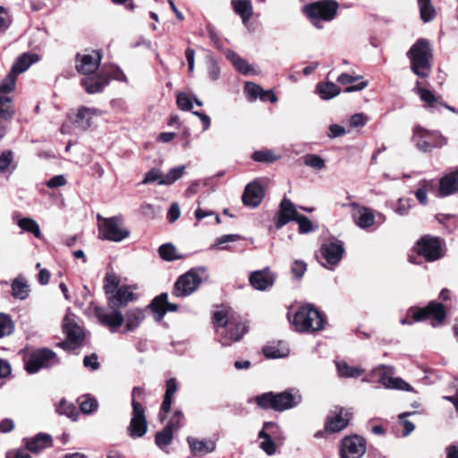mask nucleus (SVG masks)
I'll return each mask as SVG.
<instances>
[{"label":"nucleus","mask_w":458,"mask_h":458,"mask_svg":"<svg viewBox=\"0 0 458 458\" xmlns=\"http://www.w3.org/2000/svg\"><path fill=\"white\" fill-rule=\"evenodd\" d=\"M131 419L127 428L128 434L132 438L142 437L148 430L145 409L140 402L134 400L131 402Z\"/></svg>","instance_id":"nucleus-14"},{"label":"nucleus","mask_w":458,"mask_h":458,"mask_svg":"<svg viewBox=\"0 0 458 458\" xmlns=\"http://www.w3.org/2000/svg\"><path fill=\"white\" fill-rule=\"evenodd\" d=\"M95 315L99 323L109 327L112 333L116 332L117 328L124 322V316L118 310H108L103 307H97Z\"/></svg>","instance_id":"nucleus-17"},{"label":"nucleus","mask_w":458,"mask_h":458,"mask_svg":"<svg viewBox=\"0 0 458 458\" xmlns=\"http://www.w3.org/2000/svg\"><path fill=\"white\" fill-rule=\"evenodd\" d=\"M335 366L340 377L355 378L359 377L363 370L358 367L349 366L345 361H336Z\"/></svg>","instance_id":"nucleus-40"},{"label":"nucleus","mask_w":458,"mask_h":458,"mask_svg":"<svg viewBox=\"0 0 458 458\" xmlns=\"http://www.w3.org/2000/svg\"><path fill=\"white\" fill-rule=\"evenodd\" d=\"M108 83L109 78L103 72H94L81 80V85L89 94L101 92Z\"/></svg>","instance_id":"nucleus-25"},{"label":"nucleus","mask_w":458,"mask_h":458,"mask_svg":"<svg viewBox=\"0 0 458 458\" xmlns=\"http://www.w3.org/2000/svg\"><path fill=\"white\" fill-rule=\"evenodd\" d=\"M411 199L408 198H400L397 201L396 208H394V212L399 216H406L408 215L411 208Z\"/></svg>","instance_id":"nucleus-57"},{"label":"nucleus","mask_w":458,"mask_h":458,"mask_svg":"<svg viewBox=\"0 0 458 458\" xmlns=\"http://www.w3.org/2000/svg\"><path fill=\"white\" fill-rule=\"evenodd\" d=\"M16 75L10 73L0 83V93H10L15 88Z\"/></svg>","instance_id":"nucleus-55"},{"label":"nucleus","mask_w":458,"mask_h":458,"mask_svg":"<svg viewBox=\"0 0 458 458\" xmlns=\"http://www.w3.org/2000/svg\"><path fill=\"white\" fill-rule=\"evenodd\" d=\"M316 92L323 100H329L340 94V88L334 82H319L316 86Z\"/></svg>","instance_id":"nucleus-37"},{"label":"nucleus","mask_w":458,"mask_h":458,"mask_svg":"<svg viewBox=\"0 0 458 458\" xmlns=\"http://www.w3.org/2000/svg\"><path fill=\"white\" fill-rule=\"evenodd\" d=\"M293 324L298 332L314 333L325 327V316L312 304L301 306L295 312Z\"/></svg>","instance_id":"nucleus-4"},{"label":"nucleus","mask_w":458,"mask_h":458,"mask_svg":"<svg viewBox=\"0 0 458 458\" xmlns=\"http://www.w3.org/2000/svg\"><path fill=\"white\" fill-rule=\"evenodd\" d=\"M80 406L83 413L89 414L98 408V402L94 398H87L81 403Z\"/></svg>","instance_id":"nucleus-61"},{"label":"nucleus","mask_w":458,"mask_h":458,"mask_svg":"<svg viewBox=\"0 0 458 458\" xmlns=\"http://www.w3.org/2000/svg\"><path fill=\"white\" fill-rule=\"evenodd\" d=\"M201 282L199 272L197 269H191L177 279L173 293L176 297L189 296L199 288Z\"/></svg>","instance_id":"nucleus-13"},{"label":"nucleus","mask_w":458,"mask_h":458,"mask_svg":"<svg viewBox=\"0 0 458 458\" xmlns=\"http://www.w3.org/2000/svg\"><path fill=\"white\" fill-rule=\"evenodd\" d=\"M303 164L315 170H321L325 167V160L318 155L307 154L303 157Z\"/></svg>","instance_id":"nucleus-51"},{"label":"nucleus","mask_w":458,"mask_h":458,"mask_svg":"<svg viewBox=\"0 0 458 458\" xmlns=\"http://www.w3.org/2000/svg\"><path fill=\"white\" fill-rule=\"evenodd\" d=\"M60 362V359L54 351L40 348L30 354L25 361V369L29 374H35L42 369H50Z\"/></svg>","instance_id":"nucleus-7"},{"label":"nucleus","mask_w":458,"mask_h":458,"mask_svg":"<svg viewBox=\"0 0 458 458\" xmlns=\"http://www.w3.org/2000/svg\"><path fill=\"white\" fill-rule=\"evenodd\" d=\"M352 412L349 410L336 407L332 415L327 418L325 429L331 433L344 429L351 420Z\"/></svg>","instance_id":"nucleus-19"},{"label":"nucleus","mask_w":458,"mask_h":458,"mask_svg":"<svg viewBox=\"0 0 458 458\" xmlns=\"http://www.w3.org/2000/svg\"><path fill=\"white\" fill-rule=\"evenodd\" d=\"M63 330L66 335V340L57 344V346L65 351H74L81 346L84 332L83 329L70 316H65L63 322Z\"/></svg>","instance_id":"nucleus-9"},{"label":"nucleus","mask_w":458,"mask_h":458,"mask_svg":"<svg viewBox=\"0 0 458 458\" xmlns=\"http://www.w3.org/2000/svg\"><path fill=\"white\" fill-rule=\"evenodd\" d=\"M218 342L223 346H230L239 342L247 332V326L242 319L225 310H217L213 315Z\"/></svg>","instance_id":"nucleus-1"},{"label":"nucleus","mask_w":458,"mask_h":458,"mask_svg":"<svg viewBox=\"0 0 458 458\" xmlns=\"http://www.w3.org/2000/svg\"><path fill=\"white\" fill-rule=\"evenodd\" d=\"M274 428H277V425L274 422L267 421L263 424L262 429L259 432V438L262 439L259 446L267 455H273L276 451L271 435L267 432Z\"/></svg>","instance_id":"nucleus-29"},{"label":"nucleus","mask_w":458,"mask_h":458,"mask_svg":"<svg viewBox=\"0 0 458 458\" xmlns=\"http://www.w3.org/2000/svg\"><path fill=\"white\" fill-rule=\"evenodd\" d=\"M458 191V167L439 181L438 197H446Z\"/></svg>","instance_id":"nucleus-28"},{"label":"nucleus","mask_w":458,"mask_h":458,"mask_svg":"<svg viewBox=\"0 0 458 458\" xmlns=\"http://www.w3.org/2000/svg\"><path fill=\"white\" fill-rule=\"evenodd\" d=\"M420 98L422 101L428 103L430 107H433L437 99L434 94L427 89H417Z\"/></svg>","instance_id":"nucleus-62"},{"label":"nucleus","mask_w":458,"mask_h":458,"mask_svg":"<svg viewBox=\"0 0 458 458\" xmlns=\"http://www.w3.org/2000/svg\"><path fill=\"white\" fill-rule=\"evenodd\" d=\"M412 140L420 151L430 152L435 148H442L447 143V140L439 132L427 131L421 127L414 130Z\"/></svg>","instance_id":"nucleus-8"},{"label":"nucleus","mask_w":458,"mask_h":458,"mask_svg":"<svg viewBox=\"0 0 458 458\" xmlns=\"http://www.w3.org/2000/svg\"><path fill=\"white\" fill-rule=\"evenodd\" d=\"M226 58L233 64L234 68L244 75H255L258 72L253 68L248 62L242 58L236 52L233 50H227L225 52Z\"/></svg>","instance_id":"nucleus-31"},{"label":"nucleus","mask_w":458,"mask_h":458,"mask_svg":"<svg viewBox=\"0 0 458 458\" xmlns=\"http://www.w3.org/2000/svg\"><path fill=\"white\" fill-rule=\"evenodd\" d=\"M53 440L50 435L46 433H38L33 438L27 440L26 447L32 453H39L45 448L50 447Z\"/></svg>","instance_id":"nucleus-33"},{"label":"nucleus","mask_w":458,"mask_h":458,"mask_svg":"<svg viewBox=\"0 0 458 458\" xmlns=\"http://www.w3.org/2000/svg\"><path fill=\"white\" fill-rule=\"evenodd\" d=\"M145 318L144 310L139 308L130 309L124 316L125 332L136 330Z\"/></svg>","instance_id":"nucleus-32"},{"label":"nucleus","mask_w":458,"mask_h":458,"mask_svg":"<svg viewBox=\"0 0 458 458\" xmlns=\"http://www.w3.org/2000/svg\"><path fill=\"white\" fill-rule=\"evenodd\" d=\"M263 353L269 359L284 358L288 355L289 349L284 343L278 342L276 344L266 345L263 348Z\"/></svg>","instance_id":"nucleus-38"},{"label":"nucleus","mask_w":458,"mask_h":458,"mask_svg":"<svg viewBox=\"0 0 458 458\" xmlns=\"http://www.w3.org/2000/svg\"><path fill=\"white\" fill-rule=\"evenodd\" d=\"M234 12L242 18V23L247 24L253 14L250 0H232Z\"/></svg>","instance_id":"nucleus-35"},{"label":"nucleus","mask_w":458,"mask_h":458,"mask_svg":"<svg viewBox=\"0 0 458 458\" xmlns=\"http://www.w3.org/2000/svg\"><path fill=\"white\" fill-rule=\"evenodd\" d=\"M372 375L378 377L379 383L389 389H398L411 391L412 387L401 377H394V369L392 367L381 365L372 370Z\"/></svg>","instance_id":"nucleus-15"},{"label":"nucleus","mask_w":458,"mask_h":458,"mask_svg":"<svg viewBox=\"0 0 458 458\" xmlns=\"http://www.w3.org/2000/svg\"><path fill=\"white\" fill-rule=\"evenodd\" d=\"M411 72L420 78H427L431 71L432 49L428 40L418 39L407 52Z\"/></svg>","instance_id":"nucleus-3"},{"label":"nucleus","mask_w":458,"mask_h":458,"mask_svg":"<svg viewBox=\"0 0 458 458\" xmlns=\"http://www.w3.org/2000/svg\"><path fill=\"white\" fill-rule=\"evenodd\" d=\"M338 4L335 1H320L304 7L306 15L317 29H322V21H332L337 13Z\"/></svg>","instance_id":"nucleus-5"},{"label":"nucleus","mask_w":458,"mask_h":458,"mask_svg":"<svg viewBox=\"0 0 458 458\" xmlns=\"http://www.w3.org/2000/svg\"><path fill=\"white\" fill-rule=\"evenodd\" d=\"M83 365L91 370H98L100 368V363L98 361V355L96 353H92L85 356L83 359Z\"/></svg>","instance_id":"nucleus-64"},{"label":"nucleus","mask_w":458,"mask_h":458,"mask_svg":"<svg viewBox=\"0 0 458 458\" xmlns=\"http://www.w3.org/2000/svg\"><path fill=\"white\" fill-rule=\"evenodd\" d=\"M176 103L178 107L182 111H190L193 106L192 99L184 92H181L177 95Z\"/></svg>","instance_id":"nucleus-56"},{"label":"nucleus","mask_w":458,"mask_h":458,"mask_svg":"<svg viewBox=\"0 0 458 458\" xmlns=\"http://www.w3.org/2000/svg\"><path fill=\"white\" fill-rule=\"evenodd\" d=\"M367 122H368V117L361 113H359V114H353L350 118L349 123L352 128H360V127H363L367 123Z\"/></svg>","instance_id":"nucleus-63"},{"label":"nucleus","mask_w":458,"mask_h":458,"mask_svg":"<svg viewBox=\"0 0 458 458\" xmlns=\"http://www.w3.org/2000/svg\"><path fill=\"white\" fill-rule=\"evenodd\" d=\"M365 452L366 440L360 436H347L341 441L340 455L342 458H360Z\"/></svg>","instance_id":"nucleus-16"},{"label":"nucleus","mask_w":458,"mask_h":458,"mask_svg":"<svg viewBox=\"0 0 458 458\" xmlns=\"http://www.w3.org/2000/svg\"><path fill=\"white\" fill-rule=\"evenodd\" d=\"M206 66L208 79L212 81H217L220 78L221 70L217 61L212 55L207 57Z\"/></svg>","instance_id":"nucleus-49"},{"label":"nucleus","mask_w":458,"mask_h":458,"mask_svg":"<svg viewBox=\"0 0 458 458\" xmlns=\"http://www.w3.org/2000/svg\"><path fill=\"white\" fill-rule=\"evenodd\" d=\"M420 17L424 22L432 21L435 17L436 11L430 0H418Z\"/></svg>","instance_id":"nucleus-43"},{"label":"nucleus","mask_w":458,"mask_h":458,"mask_svg":"<svg viewBox=\"0 0 458 458\" xmlns=\"http://www.w3.org/2000/svg\"><path fill=\"white\" fill-rule=\"evenodd\" d=\"M12 99L10 97L0 96V119L8 121L12 119L13 111L11 106Z\"/></svg>","instance_id":"nucleus-50"},{"label":"nucleus","mask_w":458,"mask_h":458,"mask_svg":"<svg viewBox=\"0 0 458 458\" xmlns=\"http://www.w3.org/2000/svg\"><path fill=\"white\" fill-rule=\"evenodd\" d=\"M443 242L439 237L425 235L415 247L416 252L427 261L432 262L444 256Z\"/></svg>","instance_id":"nucleus-12"},{"label":"nucleus","mask_w":458,"mask_h":458,"mask_svg":"<svg viewBox=\"0 0 458 458\" xmlns=\"http://www.w3.org/2000/svg\"><path fill=\"white\" fill-rule=\"evenodd\" d=\"M344 254V242L338 239H334L321 244L317 259L323 267L335 270L343 259Z\"/></svg>","instance_id":"nucleus-6"},{"label":"nucleus","mask_w":458,"mask_h":458,"mask_svg":"<svg viewBox=\"0 0 458 458\" xmlns=\"http://www.w3.org/2000/svg\"><path fill=\"white\" fill-rule=\"evenodd\" d=\"M163 178L164 174H162V172L158 169L153 168L146 174L142 181V183L148 184L154 182H157V183L159 184V182L163 180Z\"/></svg>","instance_id":"nucleus-60"},{"label":"nucleus","mask_w":458,"mask_h":458,"mask_svg":"<svg viewBox=\"0 0 458 458\" xmlns=\"http://www.w3.org/2000/svg\"><path fill=\"white\" fill-rule=\"evenodd\" d=\"M300 215L292 200L284 198L279 205V210L275 216V225L277 229H280L290 221H296Z\"/></svg>","instance_id":"nucleus-21"},{"label":"nucleus","mask_w":458,"mask_h":458,"mask_svg":"<svg viewBox=\"0 0 458 458\" xmlns=\"http://www.w3.org/2000/svg\"><path fill=\"white\" fill-rule=\"evenodd\" d=\"M302 401L299 390L287 389L280 393L267 392L255 397V403L263 410L282 412L293 409Z\"/></svg>","instance_id":"nucleus-2"},{"label":"nucleus","mask_w":458,"mask_h":458,"mask_svg":"<svg viewBox=\"0 0 458 458\" xmlns=\"http://www.w3.org/2000/svg\"><path fill=\"white\" fill-rule=\"evenodd\" d=\"M242 239L240 234L232 233L225 234L216 239L215 242L210 246V250H228L226 243L234 242Z\"/></svg>","instance_id":"nucleus-46"},{"label":"nucleus","mask_w":458,"mask_h":458,"mask_svg":"<svg viewBox=\"0 0 458 458\" xmlns=\"http://www.w3.org/2000/svg\"><path fill=\"white\" fill-rule=\"evenodd\" d=\"M276 276L269 267L253 271L249 276L250 285L258 291H266L271 287L276 281Z\"/></svg>","instance_id":"nucleus-23"},{"label":"nucleus","mask_w":458,"mask_h":458,"mask_svg":"<svg viewBox=\"0 0 458 458\" xmlns=\"http://www.w3.org/2000/svg\"><path fill=\"white\" fill-rule=\"evenodd\" d=\"M173 438L174 432L165 427L164 429L156 434L155 443L159 448L165 449L172 443Z\"/></svg>","instance_id":"nucleus-47"},{"label":"nucleus","mask_w":458,"mask_h":458,"mask_svg":"<svg viewBox=\"0 0 458 458\" xmlns=\"http://www.w3.org/2000/svg\"><path fill=\"white\" fill-rule=\"evenodd\" d=\"M150 309L156 315V319L160 321L167 311H176L177 304L168 302L167 293H161L153 299L149 305Z\"/></svg>","instance_id":"nucleus-27"},{"label":"nucleus","mask_w":458,"mask_h":458,"mask_svg":"<svg viewBox=\"0 0 458 458\" xmlns=\"http://www.w3.org/2000/svg\"><path fill=\"white\" fill-rule=\"evenodd\" d=\"M350 207L352 210V219L355 225L360 229H368L376 225V216L374 211L356 202H352Z\"/></svg>","instance_id":"nucleus-20"},{"label":"nucleus","mask_w":458,"mask_h":458,"mask_svg":"<svg viewBox=\"0 0 458 458\" xmlns=\"http://www.w3.org/2000/svg\"><path fill=\"white\" fill-rule=\"evenodd\" d=\"M101 55L98 51L90 54H77L75 68L79 73L89 75L97 72L101 63Z\"/></svg>","instance_id":"nucleus-18"},{"label":"nucleus","mask_w":458,"mask_h":458,"mask_svg":"<svg viewBox=\"0 0 458 458\" xmlns=\"http://www.w3.org/2000/svg\"><path fill=\"white\" fill-rule=\"evenodd\" d=\"M252 158L256 162H273L277 157L270 150H259L253 153Z\"/></svg>","instance_id":"nucleus-58"},{"label":"nucleus","mask_w":458,"mask_h":458,"mask_svg":"<svg viewBox=\"0 0 458 458\" xmlns=\"http://www.w3.org/2000/svg\"><path fill=\"white\" fill-rule=\"evenodd\" d=\"M106 299L108 306L114 309L126 306L128 303L134 301L136 295L129 285H122L115 292L109 294Z\"/></svg>","instance_id":"nucleus-24"},{"label":"nucleus","mask_w":458,"mask_h":458,"mask_svg":"<svg viewBox=\"0 0 458 458\" xmlns=\"http://www.w3.org/2000/svg\"><path fill=\"white\" fill-rule=\"evenodd\" d=\"M158 252L160 257L166 261H172L180 259V256L177 255L175 247L171 243L161 245L158 249Z\"/></svg>","instance_id":"nucleus-53"},{"label":"nucleus","mask_w":458,"mask_h":458,"mask_svg":"<svg viewBox=\"0 0 458 458\" xmlns=\"http://www.w3.org/2000/svg\"><path fill=\"white\" fill-rule=\"evenodd\" d=\"M17 225L22 231L31 233L36 238L40 239L42 237L38 224L30 217L18 219Z\"/></svg>","instance_id":"nucleus-41"},{"label":"nucleus","mask_w":458,"mask_h":458,"mask_svg":"<svg viewBox=\"0 0 458 458\" xmlns=\"http://www.w3.org/2000/svg\"><path fill=\"white\" fill-rule=\"evenodd\" d=\"M38 60V57L37 55L24 53L16 59L12 66L11 72L17 76L29 69V67Z\"/></svg>","instance_id":"nucleus-34"},{"label":"nucleus","mask_w":458,"mask_h":458,"mask_svg":"<svg viewBox=\"0 0 458 458\" xmlns=\"http://www.w3.org/2000/svg\"><path fill=\"white\" fill-rule=\"evenodd\" d=\"M187 442L189 444L191 452L194 456L205 455L207 454L212 453L216 448L215 442L209 439L199 440L192 437H188Z\"/></svg>","instance_id":"nucleus-30"},{"label":"nucleus","mask_w":458,"mask_h":458,"mask_svg":"<svg viewBox=\"0 0 458 458\" xmlns=\"http://www.w3.org/2000/svg\"><path fill=\"white\" fill-rule=\"evenodd\" d=\"M185 168V165H178L176 167H173L164 175L163 180L159 182V185L173 184L182 176Z\"/></svg>","instance_id":"nucleus-42"},{"label":"nucleus","mask_w":458,"mask_h":458,"mask_svg":"<svg viewBox=\"0 0 458 458\" xmlns=\"http://www.w3.org/2000/svg\"><path fill=\"white\" fill-rule=\"evenodd\" d=\"M308 265L305 261L301 259H295L291 265V276L292 279L297 282H301L307 271Z\"/></svg>","instance_id":"nucleus-45"},{"label":"nucleus","mask_w":458,"mask_h":458,"mask_svg":"<svg viewBox=\"0 0 458 458\" xmlns=\"http://www.w3.org/2000/svg\"><path fill=\"white\" fill-rule=\"evenodd\" d=\"M120 277L115 273L108 272L104 278V291L106 297L119 288Z\"/></svg>","instance_id":"nucleus-44"},{"label":"nucleus","mask_w":458,"mask_h":458,"mask_svg":"<svg viewBox=\"0 0 458 458\" xmlns=\"http://www.w3.org/2000/svg\"><path fill=\"white\" fill-rule=\"evenodd\" d=\"M101 238L120 242L130 235V231L123 226L122 216H115L104 219V223L99 225Z\"/></svg>","instance_id":"nucleus-10"},{"label":"nucleus","mask_w":458,"mask_h":458,"mask_svg":"<svg viewBox=\"0 0 458 458\" xmlns=\"http://www.w3.org/2000/svg\"><path fill=\"white\" fill-rule=\"evenodd\" d=\"M101 114L102 112L98 109L82 106L77 110L73 116L70 114L69 118L77 128L86 130L91 125L92 117Z\"/></svg>","instance_id":"nucleus-26"},{"label":"nucleus","mask_w":458,"mask_h":458,"mask_svg":"<svg viewBox=\"0 0 458 458\" xmlns=\"http://www.w3.org/2000/svg\"><path fill=\"white\" fill-rule=\"evenodd\" d=\"M184 424V415L182 411L176 410L174 411L170 420L165 425V428L174 432L181 428Z\"/></svg>","instance_id":"nucleus-52"},{"label":"nucleus","mask_w":458,"mask_h":458,"mask_svg":"<svg viewBox=\"0 0 458 458\" xmlns=\"http://www.w3.org/2000/svg\"><path fill=\"white\" fill-rule=\"evenodd\" d=\"M411 315L414 321H423L428 318H432L436 320V324L432 323L433 327L442 325L445 319L446 313L445 307L442 303L436 301H431L423 308L411 307L408 310V316Z\"/></svg>","instance_id":"nucleus-11"},{"label":"nucleus","mask_w":458,"mask_h":458,"mask_svg":"<svg viewBox=\"0 0 458 458\" xmlns=\"http://www.w3.org/2000/svg\"><path fill=\"white\" fill-rule=\"evenodd\" d=\"M14 331V323L9 315L0 313V338L11 335Z\"/></svg>","instance_id":"nucleus-48"},{"label":"nucleus","mask_w":458,"mask_h":458,"mask_svg":"<svg viewBox=\"0 0 458 458\" xmlns=\"http://www.w3.org/2000/svg\"><path fill=\"white\" fill-rule=\"evenodd\" d=\"M13 157L12 150H4L0 153V176L6 175L8 178L16 169Z\"/></svg>","instance_id":"nucleus-36"},{"label":"nucleus","mask_w":458,"mask_h":458,"mask_svg":"<svg viewBox=\"0 0 458 458\" xmlns=\"http://www.w3.org/2000/svg\"><path fill=\"white\" fill-rule=\"evenodd\" d=\"M30 288L23 277H18L12 284V295L15 299L25 300L29 297Z\"/></svg>","instance_id":"nucleus-39"},{"label":"nucleus","mask_w":458,"mask_h":458,"mask_svg":"<svg viewBox=\"0 0 458 458\" xmlns=\"http://www.w3.org/2000/svg\"><path fill=\"white\" fill-rule=\"evenodd\" d=\"M265 197V189L258 180L245 186L242 196V203L250 208H257Z\"/></svg>","instance_id":"nucleus-22"},{"label":"nucleus","mask_w":458,"mask_h":458,"mask_svg":"<svg viewBox=\"0 0 458 458\" xmlns=\"http://www.w3.org/2000/svg\"><path fill=\"white\" fill-rule=\"evenodd\" d=\"M245 91L247 92L249 98L251 100L257 99L258 97H259L262 100H265L264 98V90L263 89L253 82H246L245 84Z\"/></svg>","instance_id":"nucleus-54"},{"label":"nucleus","mask_w":458,"mask_h":458,"mask_svg":"<svg viewBox=\"0 0 458 458\" xmlns=\"http://www.w3.org/2000/svg\"><path fill=\"white\" fill-rule=\"evenodd\" d=\"M295 222L299 225V232L301 233H309L313 231V225L307 216L300 215Z\"/></svg>","instance_id":"nucleus-59"}]
</instances>
